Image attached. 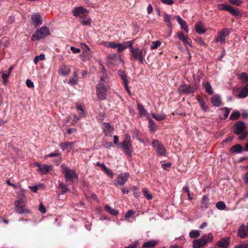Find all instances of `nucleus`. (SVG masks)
<instances>
[{"label":"nucleus","mask_w":248,"mask_h":248,"mask_svg":"<svg viewBox=\"0 0 248 248\" xmlns=\"http://www.w3.org/2000/svg\"><path fill=\"white\" fill-rule=\"evenodd\" d=\"M175 18L180 25L181 29L184 30L186 33H188L189 30L186 21L179 16H176Z\"/></svg>","instance_id":"b1692460"},{"label":"nucleus","mask_w":248,"mask_h":248,"mask_svg":"<svg viewBox=\"0 0 248 248\" xmlns=\"http://www.w3.org/2000/svg\"><path fill=\"white\" fill-rule=\"evenodd\" d=\"M105 78H101L98 83L96 85V94L98 99L103 100L107 98V88L106 86L105 78H107L106 71L103 67L102 69Z\"/></svg>","instance_id":"f257e3e1"},{"label":"nucleus","mask_w":248,"mask_h":248,"mask_svg":"<svg viewBox=\"0 0 248 248\" xmlns=\"http://www.w3.org/2000/svg\"><path fill=\"white\" fill-rule=\"evenodd\" d=\"M203 87L205 90V92L209 93V94H213V91L212 90V88L209 82H206L203 84Z\"/></svg>","instance_id":"ea45409f"},{"label":"nucleus","mask_w":248,"mask_h":248,"mask_svg":"<svg viewBox=\"0 0 248 248\" xmlns=\"http://www.w3.org/2000/svg\"><path fill=\"white\" fill-rule=\"evenodd\" d=\"M132 42L131 41L124 42L122 44L117 43V51L119 52H123L127 47L130 48V45H131Z\"/></svg>","instance_id":"393cba45"},{"label":"nucleus","mask_w":248,"mask_h":248,"mask_svg":"<svg viewBox=\"0 0 248 248\" xmlns=\"http://www.w3.org/2000/svg\"><path fill=\"white\" fill-rule=\"evenodd\" d=\"M229 2L233 5L236 6L240 5L243 2V0H229Z\"/></svg>","instance_id":"6e6d98bb"},{"label":"nucleus","mask_w":248,"mask_h":248,"mask_svg":"<svg viewBox=\"0 0 248 248\" xmlns=\"http://www.w3.org/2000/svg\"><path fill=\"white\" fill-rule=\"evenodd\" d=\"M61 169L67 181H69L72 182L78 181V175L75 170L69 169L64 164L61 165Z\"/></svg>","instance_id":"7ed1b4c3"},{"label":"nucleus","mask_w":248,"mask_h":248,"mask_svg":"<svg viewBox=\"0 0 248 248\" xmlns=\"http://www.w3.org/2000/svg\"><path fill=\"white\" fill-rule=\"evenodd\" d=\"M118 74L123 80L124 84L128 82L127 76L124 71L121 70H119L118 71Z\"/></svg>","instance_id":"4c0bfd02"},{"label":"nucleus","mask_w":248,"mask_h":248,"mask_svg":"<svg viewBox=\"0 0 248 248\" xmlns=\"http://www.w3.org/2000/svg\"><path fill=\"white\" fill-rule=\"evenodd\" d=\"M59 187L61 188L62 190V194L63 195L67 192H68L69 190L67 189V187L63 184H60L59 185Z\"/></svg>","instance_id":"13d9d810"},{"label":"nucleus","mask_w":248,"mask_h":248,"mask_svg":"<svg viewBox=\"0 0 248 248\" xmlns=\"http://www.w3.org/2000/svg\"><path fill=\"white\" fill-rule=\"evenodd\" d=\"M242 179L246 184H248V171L244 174L242 177Z\"/></svg>","instance_id":"680f3d73"},{"label":"nucleus","mask_w":248,"mask_h":248,"mask_svg":"<svg viewBox=\"0 0 248 248\" xmlns=\"http://www.w3.org/2000/svg\"><path fill=\"white\" fill-rule=\"evenodd\" d=\"M213 236L211 233L204 235L202 236L201 238L193 241V248H201L202 247L204 246L207 243L211 242L213 240Z\"/></svg>","instance_id":"423d86ee"},{"label":"nucleus","mask_w":248,"mask_h":248,"mask_svg":"<svg viewBox=\"0 0 248 248\" xmlns=\"http://www.w3.org/2000/svg\"><path fill=\"white\" fill-rule=\"evenodd\" d=\"M239 79L242 82L244 83H247L248 82V75L246 73H242L239 75Z\"/></svg>","instance_id":"c03bdc74"},{"label":"nucleus","mask_w":248,"mask_h":248,"mask_svg":"<svg viewBox=\"0 0 248 248\" xmlns=\"http://www.w3.org/2000/svg\"><path fill=\"white\" fill-rule=\"evenodd\" d=\"M106 61L108 64L115 65L121 61V58L116 54H110L107 56Z\"/></svg>","instance_id":"dca6fc26"},{"label":"nucleus","mask_w":248,"mask_h":248,"mask_svg":"<svg viewBox=\"0 0 248 248\" xmlns=\"http://www.w3.org/2000/svg\"><path fill=\"white\" fill-rule=\"evenodd\" d=\"M197 100L201 106L202 109L204 111H207L208 110V107L207 106L206 102L200 99V98H198Z\"/></svg>","instance_id":"79ce46f5"},{"label":"nucleus","mask_w":248,"mask_h":248,"mask_svg":"<svg viewBox=\"0 0 248 248\" xmlns=\"http://www.w3.org/2000/svg\"><path fill=\"white\" fill-rule=\"evenodd\" d=\"M235 248H248V244L247 243L240 244L236 246Z\"/></svg>","instance_id":"774afa93"},{"label":"nucleus","mask_w":248,"mask_h":248,"mask_svg":"<svg viewBox=\"0 0 248 248\" xmlns=\"http://www.w3.org/2000/svg\"><path fill=\"white\" fill-rule=\"evenodd\" d=\"M31 20L35 28L42 24L41 16L38 13H33L31 16Z\"/></svg>","instance_id":"a211bd4d"},{"label":"nucleus","mask_w":248,"mask_h":248,"mask_svg":"<svg viewBox=\"0 0 248 248\" xmlns=\"http://www.w3.org/2000/svg\"><path fill=\"white\" fill-rule=\"evenodd\" d=\"M54 156H58L59 158V163L61 161V154L59 153V151L55 150L54 152L51 153L48 155H46L45 158H46L48 157H52Z\"/></svg>","instance_id":"c9c22d12"},{"label":"nucleus","mask_w":248,"mask_h":248,"mask_svg":"<svg viewBox=\"0 0 248 248\" xmlns=\"http://www.w3.org/2000/svg\"><path fill=\"white\" fill-rule=\"evenodd\" d=\"M53 169L52 165L43 164L40 169H38L37 172L41 174H46Z\"/></svg>","instance_id":"4be33fe9"},{"label":"nucleus","mask_w":248,"mask_h":248,"mask_svg":"<svg viewBox=\"0 0 248 248\" xmlns=\"http://www.w3.org/2000/svg\"><path fill=\"white\" fill-rule=\"evenodd\" d=\"M238 235L241 238H245L248 236V228L245 225H242L238 232Z\"/></svg>","instance_id":"aec40b11"},{"label":"nucleus","mask_w":248,"mask_h":248,"mask_svg":"<svg viewBox=\"0 0 248 248\" xmlns=\"http://www.w3.org/2000/svg\"><path fill=\"white\" fill-rule=\"evenodd\" d=\"M217 8L220 10H226L229 12L233 16L240 17L242 15L238 9H235L228 4H220L217 5Z\"/></svg>","instance_id":"6e6552de"},{"label":"nucleus","mask_w":248,"mask_h":248,"mask_svg":"<svg viewBox=\"0 0 248 248\" xmlns=\"http://www.w3.org/2000/svg\"><path fill=\"white\" fill-rule=\"evenodd\" d=\"M177 37L180 40L182 41L185 46H186V45H188L191 47H192L191 44L188 41V37L187 36L185 35L183 33L181 32H178Z\"/></svg>","instance_id":"cd10ccee"},{"label":"nucleus","mask_w":248,"mask_h":248,"mask_svg":"<svg viewBox=\"0 0 248 248\" xmlns=\"http://www.w3.org/2000/svg\"><path fill=\"white\" fill-rule=\"evenodd\" d=\"M177 90L180 94H189L194 93L196 88L189 84H184L180 85Z\"/></svg>","instance_id":"f8f14e48"},{"label":"nucleus","mask_w":248,"mask_h":248,"mask_svg":"<svg viewBox=\"0 0 248 248\" xmlns=\"http://www.w3.org/2000/svg\"><path fill=\"white\" fill-rule=\"evenodd\" d=\"M200 233L198 230H192L189 232V236L191 238H196L200 236Z\"/></svg>","instance_id":"09e8293b"},{"label":"nucleus","mask_w":248,"mask_h":248,"mask_svg":"<svg viewBox=\"0 0 248 248\" xmlns=\"http://www.w3.org/2000/svg\"><path fill=\"white\" fill-rule=\"evenodd\" d=\"M26 86L29 88H33L34 86L33 82L29 79H27L26 80Z\"/></svg>","instance_id":"bf43d9fd"},{"label":"nucleus","mask_w":248,"mask_h":248,"mask_svg":"<svg viewBox=\"0 0 248 248\" xmlns=\"http://www.w3.org/2000/svg\"><path fill=\"white\" fill-rule=\"evenodd\" d=\"M211 103L216 107L220 106L221 104L220 96L217 94L213 95L211 98Z\"/></svg>","instance_id":"bb28decb"},{"label":"nucleus","mask_w":248,"mask_h":248,"mask_svg":"<svg viewBox=\"0 0 248 248\" xmlns=\"http://www.w3.org/2000/svg\"><path fill=\"white\" fill-rule=\"evenodd\" d=\"M89 14H86L83 16H81L79 18L80 22L84 26H90L91 24L92 20L88 15Z\"/></svg>","instance_id":"a878e982"},{"label":"nucleus","mask_w":248,"mask_h":248,"mask_svg":"<svg viewBox=\"0 0 248 248\" xmlns=\"http://www.w3.org/2000/svg\"><path fill=\"white\" fill-rule=\"evenodd\" d=\"M149 122V127L152 129V130L154 131L155 129V125L154 122V121L151 119L150 116L147 117Z\"/></svg>","instance_id":"603ef678"},{"label":"nucleus","mask_w":248,"mask_h":248,"mask_svg":"<svg viewBox=\"0 0 248 248\" xmlns=\"http://www.w3.org/2000/svg\"><path fill=\"white\" fill-rule=\"evenodd\" d=\"M195 41L201 46H206V43L203 40V39L201 37L196 38Z\"/></svg>","instance_id":"4d7b16f0"},{"label":"nucleus","mask_w":248,"mask_h":248,"mask_svg":"<svg viewBox=\"0 0 248 248\" xmlns=\"http://www.w3.org/2000/svg\"><path fill=\"white\" fill-rule=\"evenodd\" d=\"M72 13L74 16L75 17H79L80 18L81 16H83V15L89 14V11L82 6H78L75 7L72 10Z\"/></svg>","instance_id":"2eb2a0df"},{"label":"nucleus","mask_w":248,"mask_h":248,"mask_svg":"<svg viewBox=\"0 0 248 248\" xmlns=\"http://www.w3.org/2000/svg\"><path fill=\"white\" fill-rule=\"evenodd\" d=\"M137 107H138V109L139 111L140 115L146 116H147V117L149 116L148 112L145 109V108H144V107L143 106V105L142 104L138 103L137 104Z\"/></svg>","instance_id":"7c9ffc66"},{"label":"nucleus","mask_w":248,"mask_h":248,"mask_svg":"<svg viewBox=\"0 0 248 248\" xmlns=\"http://www.w3.org/2000/svg\"><path fill=\"white\" fill-rule=\"evenodd\" d=\"M221 110L224 112L223 118L224 119H226L228 117V115L229 114L230 110H229V109L228 108H227L226 107L224 108Z\"/></svg>","instance_id":"5fc2aeb1"},{"label":"nucleus","mask_w":248,"mask_h":248,"mask_svg":"<svg viewBox=\"0 0 248 248\" xmlns=\"http://www.w3.org/2000/svg\"><path fill=\"white\" fill-rule=\"evenodd\" d=\"M240 113L238 111H234L231 115L230 119L232 120H236L240 117Z\"/></svg>","instance_id":"49530a36"},{"label":"nucleus","mask_w":248,"mask_h":248,"mask_svg":"<svg viewBox=\"0 0 248 248\" xmlns=\"http://www.w3.org/2000/svg\"><path fill=\"white\" fill-rule=\"evenodd\" d=\"M229 245V242L226 239H221L218 241L217 243V246L220 248H227Z\"/></svg>","instance_id":"2f4dec72"},{"label":"nucleus","mask_w":248,"mask_h":248,"mask_svg":"<svg viewBox=\"0 0 248 248\" xmlns=\"http://www.w3.org/2000/svg\"><path fill=\"white\" fill-rule=\"evenodd\" d=\"M70 71L71 69L69 66L62 64L59 67L58 73L61 76H66L70 74Z\"/></svg>","instance_id":"6ab92c4d"},{"label":"nucleus","mask_w":248,"mask_h":248,"mask_svg":"<svg viewBox=\"0 0 248 248\" xmlns=\"http://www.w3.org/2000/svg\"><path fill=\"white\" fill-rule=\"evenodd\" d=\"M29 187L31 191L34 193H36L37 192L38 189L39 188V186H29Z\"/></svg>","instance_id":"69168bd1"},{"label":"nucleus","mask_w":248,"mask_h":248,"mask_svg":"<svg viewBox=\"0 0 248 248\" xmlns=\"http://www.w3.org/2000/svg\"><path fill=\"white\" fill-rule=\"evenodd\" d=\"M131 52V56L133 60L137 61L139 60L140 63L141 64L143 63L144 57L146 55L147 49L146 48H142L140 49L138 47H134L133 44L130 45V48L129 49Z\"/></svg>","instance_id":"f03ea898"},{"label":"nucleus","mask_w":248,"mask_h":248,"mask_svg":"<svg viewBox=\"0 0 248 248\" xmlns=\"http://www.w3.org/2000/svg\"><path fill=\"white\" fill-rule=\"evenodd\" d=\"M152 115L154 119L158 121H162L164 120L166 117V115L163 112H161L159 115H156L155 113H152Z\"/></svg>","instance_id":"58836bf2"},{"label":"nucleus","mask_w":248,"mask_h":248,"mask_svg":"<svg viewBox=\"0 0 248 248\" xmlns=\"http://www.w3.org/2000/svg\"><path fill=\"white\" fill-rule=\"evenodd\" d=\"M76 106L77 110L81 111V113H79V117H83L85 115V113L82 105L80 104H77Z\"/></svg>","instance_id":"37998d69"},{"label":"nucleus","mask_w":248,"mask_h":248,"mask_svg":"<svg viewBox=\"0 0 248 248\" xmlns=\"http://www.w3.org/2000/svg\"><path fill=\"white\" fill-rule=\"evenodd\" d=\"M129 175V173L128 172L120 174L115 179V184L119 186L124 185L127 182Z\"/></svg>","instance_id":"4468645a"},{"label":"nucleus","mask_w":248,"mask_h":248,"mask_svg":"<svg viewBox=\"0 0 248 248\" xmlns=\"http://www.w3.org/2000/svg\"><path fill=\"white\" fill-rule=\"evenodd\" d=\"M27 202V198H17L14 203L16 212L20 214L29 213L30 211L25 208Z\"/></svg>","instance_id":"39448f33"},{"label":"nucleus","mask_w":248,"mask_h":248,"mask_svg":"<svg viewBox=\"0 0 248 248\" xmlns=\"http://www.w3.org/2000/svg\"><path fill=\"white\" fill-rule=\"evenodd\" d=\"M103 171L111 178H112L114 176L112 170L107 167H106Z\"/></svg>","instance_id":"3c124183"},{"label":"nucleus","mask_w":248,"mask_h":248,"mask_svg":"<svg viewBox=\"0 0 248 248\" xmlns=\"http://www.w3.org/2000/svg\"><path fill=\"white\" fill-rule=\"evenodd\" d=\"M81 45L84 46L86 48V49L83 51L82 54L80 56L81 60L83 62L90 60L93 56L92 51L89 46L85 44H81Z\"/></svg>","instance_id":"ddd939ff"},{"label":"nucleus","mask_w":248,"mask_h":248,"mask_svg":"<svg viewBox=\"0 0 248 248\" xmlns=\"http://www.w3.org/2000/svg\"><path fill=\"white\" fill-rule=\"evenodd\" d=\"M230 34V30L228 28H224L220 31L218 33L217 36L215 37V42L219 43L221 45L225 43L226 37Z\"/></svg>","instance_id":"9b49d317"},{"label":"nucleus","mask_w":248,"mask_h":248,"mask_svg":"<svg viewBox=\"0 0 248 248\" xmlns=\"http://www.w3.org/2000/svg\"><path fill=\"white\" fill-rule=\"evenodd\" d=\"M245 129V123L242 122H239L234 126V132L236 135H240L243 132H244Z\"/></svg>","instance_id":"f3484780"},{"label":"nucleus","mask_w":248,"mask_h":248,"mask_svg":"<svg viewBox=\"0 0 248 248\" xmlns=\"http://www.w3.org/2000/svg\"><path fill=\"white\" fill-rule=\"evenodd\" d=\"M142 192L144 196L146 199L148 200H152L153 196L152 195L148 192V189L146 188H143L142 189Z\"/></svg>","instance_id":"a18cd8bd"},{"label":"nucleus","mask_w":248,"mask_h":248,"mask_svg":"<svg viewBox=\"0 0 248 248\" xmlns=\"http://www.w3.org/2000/svg\"><path fill=\"white\" fill-rule=\"evenodd\" d=\"M105 210L110 214L114 216L117 215L118 212L115 210L114 209L112 208L110 206L108 205H106L105 207Z\"/></svg>","instance_id":"a19ab883"},{"label":"nucleus","mask_w":248,"mask_h":248,"mask_svg":"<svg viewBox=\"0 0 248 248\" xmlns=\"http://www.w3.org/2000/svg\"><path fill=\"white\" fill-rule=\"evenodd\" d=\"M195 29L196 31L199 34L204 33L206 31V29L203 26L201 22L196 24Z\"/></svg>","instance_id":"c85d7f7f"},{"label":"nucleus","mask_w":248,"mask_h":248,"mask_svg":"<svg viewBox=\"0 0 248 248\" xmlns=\"http://www.w3.org/2000/svg\"><path fill=\"white\" fill-rule=\"evenodd\" d=\"M152 145L155 149L156 154L159 155L166 156L167 151L164 146L160 141L157 140H154L152 141Z\"/></svg>","instance_id":"9d476101"},{"label":"nucleus","mask_w":248,"mask_h":248,"mask_svg":"<svg viewBox=\"0 0 248 248\" xmlns=\"http://www.w3.org/2000/svg\"><path fill=\"white\" fill-rule=\"evenodd\" d=\"M216 207L217 208L220 210H222L225 209L226 207V205L224 203V202L220 201L219 202H217L216 204Z\"/></svg>","instance_id":"8fccbe9b"},{"label":"nucleus","mask_w":248,"mask_h":248,"mask_svg":"<svg viewBox=\"0 0 248 248\" xmlns=\"http://www.w3.org/2000/svg\"><path fill=\"white\" fill-rule=\"evenodd\" d=\"M74 143L73 142H62L60 144V147L62 151H66L69 152L72 149Z\"/></svg>","instance_id":"5701e85b"},{"label":"nucleus","mask_w":248,"mask_h":248,"mask_svg":"<svg viewBox=\"0 0 248 248\" xmlns=\"http://www.w3.org/2000/svg\"><path fill=\"white\" fill-rule=\"evenodd\" d=\"M50 34L49 29L46 26H42L36 30L32 36V40L36 41L43 39Z\"/></svg>","instance_id":"20e7f679"},{"label":"nucleus","mask_w":248,"mask_h":248,"mask_svg":"<svg viewBox=\"0 0 248 248\" xmlns=\"http://www.w3.org/2000/svg\"><path fill=\"white\" fill-rule=\"evenodd\" d=\"M17 198H27L25 194V190L23 189H21L20 190L18 191L17 193Z\"/></svg>","instance_id":"864d4df0"},{"label":"nucleus","mask_w":248,"mask_h":248,"mask_svg":"<svg viewBox=\"0 0 248 248\" xmlns=\"http://www.w3.org/2000/svg\"><path fill=\"white\" fill-rule=\"evenodd\" d=\"M39 211L42 214H44L46 212V208L42 203H40L39 204Z\"/></svg>","instance_id":"0e129e2a"},{"label":"nucleus","mask_w":248,"mask_h":248,"mask_svg":"<svg viewBox=\"0 0 248 248\" xmlns=\"http://www.w3.org/2000/svg\"><path fill=\"white\" fill-rule=\"evenodd\" d=\"M161 1L165 4L171 5H172L174 3V1L173 0H160Z\"/></svg>","instance_id":"e2e57ef3"},{"label":"nucleus","mask_w":248,"mask_h":248,"mask_svg":"<svg viewBox=\"0 0 248 248\" xmlns=\"http://www.w3.org/2000/svg\"><path fill=\"white\" fill-rule=\"evenodd\" d=\"M103 124L104 125L103 131L105 136H111L114 130L113 127L108 123H104Z\"/></svg>","instance_id":"412c9836"},{"label":"nucleus","mask_w":248,"mask_h":248,"mask_svg":"<svg viewBox=\"0 0 248 248\" xmlns=\"http://www.w3.org/2000/svg\"><path fill=\"white\" fill-rule=\"evenodd\" d=\"M232 92L233 94L239 98H246L248 96V83L242 88H233Z\"/></svg>","instance_id":"1a4fd4ad"},{"label":"nucleus","mask_w":248,"mask_h":248,"mask_svg":"<svg viewBox=\"0 0 248 248\" xmlns=\"http://www.w3.org/2000/svg\"><path fill=\"white\" fill-rule=\"evenodd\" d=\"M135 214V212L132 210H128L125 214V218H129Z\"/></svg>","instance_id":"052dcab7"},{"label":"nucleus","mask_w":248,"mask_h":248,"mask_svg":"<svg viewBox=\"0 0 248 248\" xmlns=\"http://www.w3.org/2000/svg\"><path fill=\"white\" fill-rule=\"evenodd\" d=\"M242 151V147L239 144H236L233 146L230 149L231 153H240Z\"/></svg>","instance_id":"f704fd0d"},{"label":"nucleus","mask_w":248,"mask_h":248,"mask_svg":"<svg viewBox=\"0 0 248 248\" xmlns=\"http://www.w3.org/2000/svg\"><path fill=\"white\" fill-rule=\"evenodd\" d=\"M122 146L125 155L130 156L133 150L131 143L130 136L127 134L125 135L124 139L122 142Z\"/></svg>","instance_id":"0eeeda50"},{"label":"nucleus","mask_w":248,"mask_h":248,"mask_svg":"<svg viewBox=\"0 0 248 248\" xmlns=\"http://www.w3.org/2000/svg\"><path fill=\"white\" fill-rule=\"evenodd\" d=\"M209 203V199L208 196L204 195L201 201V207L202 208H207Z\"/></svg>","instance_id":"72a5a7b5"},{"label":"nucleus","mask_w":248,"mask_h":248,"mask_svg":"<svg viewBox=\"0 0 248 248\" xmlns=\"http://www.w3.org/2000/svg\"><path fill=\"white\" fill-rule=\"evenodd\" d=\"M164 21L167 23L168 27L171 29H172V25L170 22L171 16L170 15L165 14L163 15Z\"/></svg>","instance_id":"473e14b6"},{"label":"nucleus","mask_w":248,"mask_h":248,"mask_svg":"<svg viewBox=\"0 0 248 248\" xmlns=\"http://www.w3.org/2000/svg\"><path fill=\"white\" fill-rule=\"evenodd\" d=\"M78 80V74L75 72L74 75L68 81V84L71 85H76Z\"/></svg>","instance_id":"e433bc0d"},{"label":"nucleus","mask_w":248,"mask_h":248,"mask_svg":"<svg viewBox=\"0 0 248 248\" xmlns=\"http://www.w3.org/2000/svg\"><path fill=\"white\" fill-rule=\"evenodd\" d=\"M158 244V242L155 240H150L145 242L142 247L144 248H151L155 247Z\"/></svg>","instance_id":"c756f323"},{"label":"nucleus","mask_w":248,"mask_h":248,"mask_svg":"<svg viewBox=\"0 0 248 248\" xmlns=\"http://www.w3.org/2000/svg\"><path fill=\"white\" fill-rule=\"evenodd\" d=\"M70 49L73 53H78L80 52V49L78 48H76L74 46H71Z\"/></svg>","instance_id":"338daca9"},{"label":"nucleus","mask_w":248,"mask_h":248,"mask_svg":"<svg viewBox=\"0 0 248 248\" xmlns=\"http://www.w3.org/2000/svg\"><path fill=\"white\" fill-rule=\"evenodd\" d=\"M161 45V42L159 41H153L151 43V49L154 50L157 48Z\"/></svg>","instance_id":"de8ad7c7"}]
</instances>
